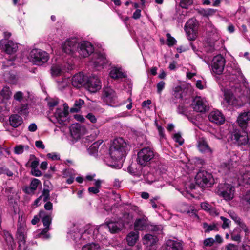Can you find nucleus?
<instances>
[{"instance_id": "nucleus-63", "label": "nucleus", "mask_w": 250, "mask_h": 250, "mask_svg": "<svg viewBox=\"0 0 250 250\" xmlns=\"http://www.w3.org/2000/svg\"><path fill=\"white\" fill-rule=\"evenodd\" d=\"M47 157L48 159L52 160H58L60 159V156L56 153H50L47 154Z\"/></svg>"}, {"instance_id": "nucleus-31", "label": "nucleus", "mask_w": 250, "mask_h": 250, "mask_svg": "<svg viewBox=\"0 0 250 250\" xmlns=\"http://www.w3.org/2000/svg\"><path fill=\"white\" fill-rule=\"evenodd\" d=\"M139 237L137 232L131 231L126 237L127 244L129 246H133L136 242Z\"/></svg>"}, {"instance_id": "nucleus-38", "label": "nucleus", "mask_w": 250, "mask_h": 250, "mask_svg": "<svg viewBox=\"0 0 250 250\" xmlns=\"http://www.w3.org/2000/svg\"><path fill=\"white\" fill-rule=\"evenodd\" d=\"M103 142L102 141H99L94 142L88 148V151L90 154L95 155L98 152V148L100 145Z\"/></svg>"}, {"instance_id": "nucleus-52", "label": "nucleus", "mask_w": 250, "mask_h": 250, "mask_svg": "<svg viewBox=\"0 0 250 250\" xmlns=\"http://www.w3.org/2000/svg\"><path fill=\"white\" fill-rule=\"evenodd\" d=\"M145 180L148 183L151 184L156 180L155 177L151 173H148L144 176Z\"/></svg>"}, {"instance_id": "nucleus-7", "label": "nucleus", "mask_w": 250, "mask_h": 250, "mask_svg": "<svg viewBox=\"0 0 250 250\" xmlns=\"http://www.w3.org/2000/svg\"><path fill=\"white\" fill-rule=\"evenodd\" d=\"M102 99L108 104L117 106L118 97L115 91L111 87H106L103 89Z\"/></svg>"}, {"instance_id": "nucleus-43", "label": "nucleus", "mask_w": 250, "mask_h": 250, "mask_svg": "<svg viewBox=\"0 0 250 250\" xmlns=\"http://www.w3.org/2000/svg\"><path fill=\"white\" fill-rule=\"evenodd\" d=\"M5 80L10 83H15L17 81L16 75L13 73H6L4 75Z\"/></svg>"}, {"instance_id": "nucleus-10", "label": "nucleus", "mask_w": 250, "mask_h": 250, "mask_svg": "<svg viewBox=\"0 0 250 250\" xmlns=\"http://www.w3.org/2000/svg\"><path fill=\"white\" fill-rule=\"evenodd\" d=\"M77 52L80 56L85 58L93 53L94 47L89 42L83 41L79 43Z\"/></svg>"}, {"instance_id": "nucleus-49", "label": "nucleus", "mask_w": 250, "mask_h": 250, "mask_svg": "<svg viewBox=\"0 0 250 250\" xmlns=\"http://www.w3.org/2000/svg\"><path fill=\"white\" fill-rule=\"evenodd\" d=\"M18 113L21 115H28V105L27 104H21L18 109Z\"/></svg>"}, {"instance_id": "nucleus-3", "label": "nucleus", "mask_w": 250, "mask_h": 250, "mask_svg": "<svg viewBox=\"0 0 250 250\" xmlns=\"http://www.w3.org/2000/svg\"><path fill=\"white\" fill-rule=\"evenodd\" d=\"M128 146L122 138L115 139L109 149V154L114 161L121 160L125 157Z\"/></svg>"}, {"instance_id": "nucleus-19", "label": "nucleus", "mask_w": 250, "mask_h": 250, "mask_svg": "<svg viewBox=\"0 0 250 250\" xmlns=\"http://www.w3.org/2000/svg\"><path fill=\"white\" fill-rule=\"evenodd\" d=\"M67 110H62V108H57L54 114L55 122L61 125H65L67 121Z\"/></svg>"}, {"instance_id": "nucleus-59", "label": "nucleus", "mask_w": 250, "mask_h": 250, "mask_svg": "<svg viewBox=\"0 0 250 250\" xmlns=\"http://www.w3.org/2000/svg\"><path fill=\"white\" fill-rule=\"evenodd\" d=\"M222 221L223 222L222 225V228L224 229H225L228 227H229V225L230 222V221L227 218L221 216L220 217Z\"/></svg>"}, {"instance_id": "nucleus-5", "label": "nucleus", "mask_w": 250, "mask_h": 250, "mask_svg": "<svg viewBox=\"0 0 250 250\" xmlns=\"http://www.w3.org/2000/svg\"><path fill=\"white\" fill-rule=\"evenodd\" d=\"M154 155V151L152 148L149 147H144L137 153V162L141 166H145L153 159Z\"/></svg>"}, {"instance_id": "nucleus-37", "label": "nucleus", "mask_w": 250, "mask_h": 250, "mask_svg": "<svg viewBox=\"0 0 250 250\" xmlns=\"http://www.w3.org/2000/svg\"><path fill=\"white\" fill-rule=\"evenodd\" d=\"M173 95L176 99L182 98L184 96H185V94H184V90L182 87L177 86L174 87L173 90Z\"/></svg>"}, {"instance_id": "nucleus-15", "label": "nucleus", "mask_w": 250, "mask_h": 250, "mask_svg": "<svg viewBox=\"0 0 250 250\" xmlns=\"http://www.w3.org/2000/svg\"><path fill=\"white\" fill-rule=\"evenodd\" d=\"M206 30L208 36L209 37V41L208 42L209 48L208 49L207 46H206V51L211 52L214 50V43L216 40V29L208 24V25L206 26Z\"/></svg>"}, {"instance_id": "nucleus-24", "label": "nucleus", "mask_w": 250, "mask_h": 250, "mask_svg": "<svg viewBox=\"0 0 250 250\" xmlns=\"http://www.w3.org/2000/svg\"><path fill=\"white\" fill-rule=\"evenodd\" d=\"M238 179L239 181L246 184H250V168H243L238 175Z\"/></svg>"}, {"instance_id": "nucleus-21", "label": "nucleus", "mask_w": 250, "mask_h": 250, "mask_svg": "<svg viewBox=\"0 0 250 250\" xmlns=\"http://www.w3.org/2000/svg\"><path fill=\"white\" fill-rule=\"evenodd\" d=\"M87 79V78L82 73H79L72 78V84L75 87L79 88L85 84Z\"/></svg>"}, {"instance_id": "nucleus-42", "label": "nucleus", "mask_w": 250, "mask_h": 250, "mask_svg": "<svg viewBox=\"0 0 250 250\" xmlns=\"http://www.w3.org/2000/svg\"><path fill=\"white\" fill-rule=\"evenodd\" d=\"M83 104L84 101L83 100L79 99L76 101L74 104V106L70 109V112L72 113L78 112Z\"/></svg>"}, {"instance_id": "nucleus-60", "label": "nucleus", "mask_w": 250, "mask_h": 250, "mask_svg": "<svg viewBox=\"0 0 250 250\" xmlns=\"http://www.w3.org/2000/svg\"><path fill=\"white\" fill-rule=\"evenodd\" d=\"M14 60V59H10L7 60L6 62H0V69H4L6 67V65L7 66L9 65H12V61Z\"/></svg>"}, {"instance_id": "nucleus-25", "label": "nucleus", "mask_w": 250, "mask_h": 250, "mask_svg": "<svg viewBox=\"0 0 250 250\" xmlns=\"http://www.w3.org/2000/svg\"><path fill=\"white\" fill-rule=\"evenodd\" d=\"M167 250H182V246L180 242L173 240H168L166 242Z\"/></svg>"}, {"instance_id": "nucleus-39", "label": "nucleus", "mask_w": 250, "mask_h": 250, "mask_svg": "<svg viewBox=\"0 0 250 250\" xmlns=\"http://www.w3.org/2000/svg\"><path fill=\"white\" fill-rule=\"evenodd\" d=\"M196 183L202 190L203 189V172L199 171L195 177Z\"/></svg>"}, {"instance_id": "nucleus-27", "label": "nucleus", "mask_w": 250, "mask_h": 250, "mask_svg": "<svg viewBox=\"0 0 250 250\" xmlns=\"http://www.w3.org/2000/svg\"><path fill=\"white\" fill-rule=\"evenodd\" d=\"M106 224L109 231L112 233L118 232L123 227V224L118 222H107Z\"/></svg>"}, {"instance_id": "nucleus-45", "label": "nucleus", "mask_w": 250, "mask_h": 250, "mask_svg": "<svg viewBox=\"0 0 250 250\" xmlns=\"http://www.w3.org/2000/svg\"><path fill=\"white\" fill-rule=\"evenodd\" d=\"M25 239L26 237L23 238V239H18L19 250H30L26 244Z\"/></svg>"}, {"instance_id": "nucleus-9", "label": "nucleus", "mask_w": 250, "mask_h": 250, "mask_svg": "<svg viewBox=\"0 0 250 250\" xmlns=\"http://www.w3.org/2000/svg\"><path fill=\"white\" fill-rule=\"evenodd\" d=\"M198 29V22L195 19L192 18L187 22L185 30L189 40H193L196 38Z\"/></svg>"}, {"instance_id": "nucleus-53", "label": "nucleus", "mask_w": 250, "mask_h": 250, "mask_svg": "<svg viewBox=\"0 0 250 250\" xmlns=\"http://www.w3.org/2000/svg\"><path fill=\"white\" fill-rule=\"evenodd\" d=\"M49 190L48 189H44L39 197L44 202H46L49 199Z\"/></svg>"}, {"instance_id": "nucleus-29", "label": "nucleus", "mask_w": 250, "mask_h": 250, "mask_svg": "<svg viewBox=\"0 0 250 250\" xmlns=\"http://www.w3.org/2000/svg\"><path fill=\"white\" fill-rule=\"evenodd\" d=\"M110 76L114 79H118L125 77L121 68L112 67L109 73Z\"/></svg>"}, {"instance_id": "nucleus-35", "label": "nucleus", "mask_w": 250, "mask_h": 250, "mask_svg": "<svg viewBox=\"0 0 250 250\" xmlns=\"http://www.w3.org/2000/svg\"><path fill=\"white\" fill-rule=\"evenodd\" d=\"M51 74L53 77H57L60 75L62 72V67L60 64H54L52 66L51 69Z\"/></svg>"}, {"instance_id": "nucleus-34", "label": "nucleus", "mask_w": 250, "mask_h": 250, "mask_svg": "<svg viewBox=\"0 0 250 250\" xmlns=\"http://www.w3.org/2000/svg\"><path fill=\"white\" fill-rule=\"evenodd\" d=\"M81 245H83L81 250H98L100 249V246L94 243L87 242Z\"/></svg>"}, {"instance_id": "nucleus-8", "label": "nucleus", "mask_w": 250, "mask_h": 250, "mask_svg": "<svg viewBox=\"0 0 250 250\" xmlns=\"http://www.w3.org/2000/svg\"><path fill=\"white\" fill-rule=\"evenodd\" d=\"M235 187L229 184L221 185L218 189V194L226 200H231L234 198Z\"/></svg>"}, {"instance_id": "nucleus-46", "label": "nucleus", "mask_w": 250, "mask_h": 250, "mask_svg": "<svg viewBox=\"0 0 250 250\" xmlns=\"http://www.w3.org/2000/svg\"><path fill=\"white\" fill-rule=\"evenodd\" d=\"M80 128L79 125H73L70 128L71 135L74 137H79L80 135Z\"/></svg>"}, {"instance_id": "nucleus-54", "label": "nucleus", "mask_w": 250, "mask_h": 250, "mask_svg": "<svg viewBox=\"0 0 250 250\" xmlns=\"http://www.w3.org/2000/svg\"><path fill=\"white\" fill-rule=\"evenodd\" d=\"M2 174H5L9 177L12 176L13 175V173L8 168L5 167H0V175Z\"/></svg>"}, {"instance_id": "nucleus-51", "label": "nucleus", "mask_w": 250, "mask_h": 250, "mask_svg": "<svg viewBox=\"0 0 250 250\" xmlns=\"http://www.w3.org/2000/svg\"><path fill=\"white\" fill-rule=\"evenodd\" d=\"M193 0H181L180 6L183 8H188L190 5L193 4Z\"/></svg>"}, {"instance_id": "nucleus-13", "label": "nucleus", "mask_w": 250, "mask_h": 250, "mask_svg": "<svg viewBox=\"0 0 250 250\" xmlns=\"http://www.w3.org/2000/svg\"><path fill=\"white\" fill-rule=\"evenodd\" d=\"M78 41L76 38L67 40L62 46V50L66 53L71 54L77 52Z\"/></svg>"}, {"instance_id": "nucleus-2", "label": "nucleus", "mask_w": 250, "mask_h": 250, "mask_svg": "<svg viewBox=\"0 0 250 250\" xmlns=\"http://www.w3.org/2000/svg\"><path fill=\"white\" fill-rule=\"evenodd\" d=\"M249 90L245 86H237L235 88L234 93L235 96L232 94L225 93V100L229 105L235 106H242L247 101V95Z\"/></svg>"}, {"instance_id": "nucleus-16", "label": "nucleus", "mask_w": 250, "mask_h": 250, "mask_svg": "<svg viewBox=\"0 0 250 250\" xmlns=\"http://www.w3.org/2000/svg\"><path fill=\"white\" fill-rule=\"evenodd\" d=\"M108 60L104 53H94L93 55L91 61L93 65L96 67L98 66H103L107 63Z\"/></svg>"}, {"instance_id": "nucleus-36", "label": "nucleus", "mask_w": 250, "mask_h": 250, "mask_svg": "<svg viewBox=\"0 0 250 250\" xmlns=\"http://www.w3.org/2000/svg\"><path fill=\"white\" fill-rule=\"evenodd\" d=\"M26 228L24 224H20L19 225L17 231V239H23L25 237Z\"/></svg>"}, {"instance_id": "nucleus-48", "label": "nucleus", "mask_w": 250, "mask_h": 250, "mask_svg": "<svg viewBox=\"0 0 250 250\" xmlns=\"http://www.w3.org/2000/svg\"><path fill=\"white\" fill-rule=\"evenodd\" d=\"M212 153L213 150L204 141V155L207 158L210 159L212 156Z\"/></svg>"}, {"instance_id": "nucleus-4", "label": "nucleus", "mask_w": 250, "mask_h": 250, "mask_svg": "<svg viewBox=\"0 0 250 250\" xmlns=\"http://www.w3.org/2000/svg\"><path fill=\"white\" fill-rule=\"evenodd\" d=\"M131 209L135 212L139 216L134 223V228L136 231L146 230L148 227L147 218L144 214L142 210L137 206H132Z\"/></svg>"}, {"instance_id": "nucleus-11", "label": "nucleus", "mask_w": 250, "mask_h": 250, "mask_svg": "<svg viewBox=\"0 0 250 250\" xmlns=\"http://www.w3.org/2000/svg\"><path fill=\"white\" fill-rule=\"evenodd\" d=\"M102 87L101 83L98 77L93 75L87 78L85 83V87L91 93H95Z\"/></svg>"}, {"instance_id": "nucleus-44", "label": "nucleus", "mask_w": 250, "mask_h": 250, "mask_svg": "<svg viewBox=\"0 0 250 250\" xmlns=\"http://www.w3.org/2000/svg\"><path fill=\"white\" fill-rule=\"evenodd\" d=\"M28 149L29 146H28L19 145L14 147V151L16 154L19 155L22 154L24 150H28Z\"/></svg>"}, {"instance_id": "nucleus-40", "label": "nucleus", "mask_w": 250, "mask_h": 250, "mask_svg": "<svg viewBox=\"0 0 250 250\" xmlns=\"http://www.w3.org/2000/svg\"><path fill=\"white\" fill-rule=\"evenodd\" d=\"M218 229L216 225L214 223L208 224L204 223V232L209 233L211 231H217Z\"/></svg>"}, {"instance_id": "nucleus-6", "label": "nucleus", "mask_w": 250, "mask_h": 250, "mask_svg": "<svg viewBox=\"0 0 250 250\" xmlns=\"http://www.w3.org/2000/svg\"><path fill=\"white\" fill-rule=\"evenodd\" d=\"M49 58L48 53L40 49H34L30 52V60L36 65H42L47 62Z\"/></svg>"}, {"instance_id": "nucleus-1", "label": "nucleus", "mask_w": 250, "mask_h": 250, "mask_svg": "<svg viewBox=\"0 0 250 250\" xmlns=\"http://www.w3.org/2000/svg\"><path fill=\"white\" fill-rule=\"evenodd\" d=\"M99 227L95 226L87 225L83 229H79L78 231L71 233V237L75 244L80 247L82 244L88 242L91 239H98V234Z\"/></svg>"}, {"instance_id": "nucleus-50", "label": "nucleus", "mask_w": 250, "mask_h": 250, "mask_svg": "<svg viewBox=\"0 0 250 250\" xmlns=\"http://www.w3.org/2000/svg\"><path fill=\"white\" fill-rule=\"evenodd\" d=\"M241 200L243 204L250 206V190L248 191L243 196Z\"/></svg>"}, {"instance_id": "nucleus-28", "label": "nucleus", "mask_w": 250, "mask_h": 250, "mask_svg": "<svg viewBox=\"0 0 250 250\" xmlns=\"http://www.w3.org/2000/svg\"><path fill=\"white\" fill-rule=\"evenodd\" d=\"M23 123L22 117L17 114H14L9 117V123L11 126L16 128Z\"/></svg>"}, {"instance_id": "nucleus-33", "label": "nucleus", "mask_w": 250, "mask_h": 250, "mask_svg": "<svg viewBox=\"0 0 250 250\" xmlns=\"http://www.w3.org/2000/svg\"><path fill=\"white\" fill-rule=\"evenodd\" d=\"M3 235L6 242L10 247L9 249H11V250H13L15 247V244L14 243V239L12 235L9 232L5 231L4 232Z\"/></svg>"}, {"instance_id": "nucleus-61", "label": "nucleus", "mask_w": 250, "mask_h": 250, "mask_svg": "<svg viewBox=\"0 0 250 250\" xmlns=\"http://www.w3.org/2000/svg\"><path fill=\"white\" fill-rule=\"evenodd\" d=\"M237 224L239 225L240 228L244 231L246 235L249 233V229L245 223L240 221Z\"/></svg>"}, {"instance_id": "nucleus-41", "label": "nucleus", "mask_w": 250, "mask_h": 250, "mask_svg": "<svg viewBox=\"0 0 250 250\" xmlns=\"http://www.w3.org/2000/svg\"><path fill=\"white\" fill-rule=\"evenodd\" d=\"M204 210L208 212L212 216L218 215L216 209L207 203L204 202Z\"/></svg>"}, {"instance_id": "nucleus-57", "label": "nucleus", "mask_w": 250, "mask_h": 250, "mask_svg": "<svg viewBox=\"0 0 250 250\" xmlns=\"http://www.w3.org/2000/svg\"><path fill=\"white\" fill-rule=\"evenodd\" d=\"M229 216L236 223H238L241 221L240 218L233 211H229Z\"/></svg>"}, {"instance_id": "nucleus-26", "label": "nucleus", "mask_w": 250, "mask_h": 250, "mask_svg": "<svg viewBox=\"0 0 250 250\" xmlns=\"http://www.w3.org/2000/svg\"><path fill=\"white\" fill-rule=\"evenodd\" d=\"M250 120V112H246L241 113L237 119V122L239 125L244 128L248 121Z\"/></svg>"}, {"instance_id": "nucleus-32", "label": "nucleus", "mask_w": 250, "mask_h": 250, "mask_svg": "<svg viewBox=\"0 0 250 250\" xmlns=\"http://www.w3.org/2000/svg\"><path fill=\"white\" fill-rule=\"evenodd\" d=\"M204 187H210L214 183L212 174L208 172H204Z\"/></svg>"}, {"instance_id": "nucleus-23", "label": "nucleus", "mask_w": 250, "mask_h": 250, "mask_svg": "<svg viewBox=\"0 0 250 250\" xmlns=\"http://www.w3.org/2000/svg\"><path fill=\"white\" fill-rule=\"evenodd\" d=\"M41 184V181L36 178L32 180L30 186H26L23 188V191L28 194H34L37 190L39 185Z\"/></svg>"}, {"instance_id": "nucleus-14", "label": "nucleus", "mask_w": 250, "mask_h": 250, "mask_svg": "<svg viewBox=\"0 0 250 250\" xmlns=\"http://www.w3.org/2000/svg\"><path fill=\"white\" fill-rule=\"evenodd\" d=\"M0 46L1 48L8 54L15 53L18 49L17 44L12 41L1 40L0 41Z\"/></svg>"}, {"instance_id": "nucleus-17", "label": "nucleus", "mask_w": 250, "mask_h": 250, "mask_svg": "<svg viewBox=\"0 0 250 250\" xmlns=\"http://www.w3.org/2000/svg\"><path fill=\"white\" fill-rule=\"evenodd\" d=\"M42 221L45 228L39 233V236L42 239H47L50 237L47 232L50 229L49 226L51 223V218L50 215H45L42 217Z\"/></svg>"}, {"instance_id": "nucleus-64", "label": "nucleus", "mask_w": 250, "mask_h": 250, "mask_svg": "<svg viewBox=\"0 0 250 250\" xmlns=\"http://www.w3.org/2000/svg\"><path fill=\"white\" fill-rule=\"evenodd\" d=\"M197 147L199 151L203 152V137H199L197 138Z\"/></svg>"}, {"instance_id": "nucleus-47", "label": "nucleus", "mask_w": 250, "mask_h": 250, "mask_svg": "<svg viewBox=\"0 0 250 250\" xmlns=\"http://www.w3.org/2000/svg\"><path fill=\"white\" fill-rule=\"evenodd\" d=\"M11 92L9 87L5 86L0 92V95L6 100L9 99L11 96Z\"/></svg>"}, {"instance_id": "nucleus-18", "label": "nucleus", "mask_w": 250, "mask_h": 250, "mask_svg": "<svg viewBox=\"0 0 250 250\" xmlns=\"http://www.w3.org/2000/svg\"><path fill=\"white\" fill-rule=\"evenodd\" d=\"M208 117L211 122L218 125L223 124L225 121V118L223 114L218 110L211 111L209 114Z\"/></svg>"}, {"instance_id": "nucleus-56", "label": "nucleus", "mask_w": 250, "mask_h": 250, "mask_svg": "<svg viewBox=\"0 0 250 250\" xmlns=\"http://www.w3.org/2000/svg\"><path fill=\"white\" fill-rule=\"evenodd\" d=\"M166 36L167 37V44L168 46H172L175 44L176 42V40L173 37H171L169 33H167Z\"/></svg>"}, {"instance_id": "nucleus-62", "label": "nucleus", "mask_w": 250, "mask_h": 250, "mask_svg": "<svg viewBox=\"0 0 250 250\" xmlns=\"http://www.w3.org/2000/svg\"><path fill=\"white\" fill-rule=\"evenodd\" d=\"M23 97V94L21 91L17 92L14 95V99L19 102H21Z\"/></svg>"}, {"instance_id": "nucleus-22", "label": "nucleus", "mask_w": 250, "mask_h": 250, "mask_svg": "<svg viewBox=\"0 0 250 250\" xmlns=\"http://www.w3.org/2000/svg\"><path fill=\"white\" fill-rule=\"evenodd\" d=\"M191 106L194 111L202 113L203 111V98L201 96H197L192 100Z\"/></svg>"}, {"instance_id": "nucleus-55", "label": "nucleus", "mask_w": 250, "mask_h": 250, "mask_svg": "<svg viewBox=\"0 0 250 250\" xmlns=\"http://www.w3.org/2000/svg\"><path fill=\"white\" fill-rule=\"evenodd\" d=\"M173 138L175 141L179 144V145H182L184 143V139L181 136L179 133L174 134Z\"/></svg>"}, {"instance_id": "nucleus-20", "label": "nucleus", "mask_w": 250, "mask_h": 250, "mask_svg": "<svg viewBox=\"0 0 250 250\" xmlns=\"http://www.w3.org/2000/svg\"><path fill=\"white\" fill-rule=\"evenodd\" d=\"M237 165V160H235V158L233 157L228 162L222 163L221 167L222 170L227 174H229V172L232 170L234 168L236 167Z\"/></svg>"}, {"instance_id": "nucleus-30", "label": "nucleus", "mask_w": 250, "mask_h": 250, "mask_svg": "<svg viewBox=\"0 0 250 250\" xmlns=\"http://www.w3.org/2000/svg\"><path fill=\"white\" fill-rule=\"evenodd\" d=\"M157 241V237L150 234L145 235L143 238V244L147 246L155 244Z\"/></svg>"}, {"instance_id": "nucleus-12", "label": "nucleus", "mask_w": 250, "mask_h": 250, "mask_svg": "<svg viewBox=\"0 0 250 250\" xmlns=\"http://www.w3.org/2000/svg\"><path fill=\"white\" fill-rule=\"evenodd\" d=\"M225 64V60L221 55L214 57L212 59V70L216 74H221L224 70Z\"/></svg>"}, {"instance_id": "nucleus-58", "label": "nucleus", "mask_w": 250, "mask_h": 250, "mask_svg": "<svg viewBox=\"0 0 250 250\" xmlns=\"http://www.w3.org/2000/svg\"><path fill=\"white\" fill-rule=\"evenodd\" d=\"M132 215L128 213H125L123 215V220L126 224L129 223L132 220Z\"/></svg>"}]
</instances>
